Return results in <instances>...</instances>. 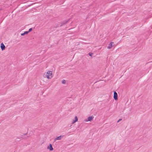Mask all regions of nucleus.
<instances>
[{
  "mask_svg": "<svg viewBox=\"0 0 152 152\" xmlns=\"http://www.w3.org/2000/svg\"><path fill=\"white\" fill-rule=\"evenodd\" d=\"M52 72L51 71H48L46 74L47 77L48 79H50L52 77Z\"/></svg>",
  "mask_w": 152,
  "mask_h": 152,
  "instance_id": "f257e3e1",
  "label": "nucleus"
},
{
  "mask_svg": "<svg viewBox=\"0 0 152 152\" xmlns=\"http://www.w3.org/2000/svg\"><path fill=\"white\" fill-rule=\"evenodd\" d=\"M66 81L64 80H63L62 81V83L63 84H65L66 83Z\"/></svg>",
  "mask_w": 152,
  "mask_h": 152,
  "instance_id": "ddd939ff",
  "label": "nucleus"
},
{
  "mask_svg": "<svg viewBox=\"0 0 152 152\" xmlns=\"http://www.w3.org/2000/svg\"><path fill=\"white\" fill-rule=\"evenodd\" d=\"M93 118L94 117L93 116H89L88 118V121H91Z\"/></svg>",
  "mask_w": 152,
  "mask_h": 152,
  "instance_id": "1a4fd4ad",
  "label": "nucleus"
},
{
  "mask_svg": "<svg viewBox=\"0 0 152 152\" xmlns=\"http://www.w3.org/2000/svg\"><path fill=\"white\" fill-rule=\"evenodd\" d=\"M113 98L115 100H118V94L117 92L115 91H114Z\"/></svg>",
  "mask_w": 152,
  "mask_h": 152,
  "instance_id": "f03ea898",
  "label": "nucleus"
},
{
  "mask_svg": "<svg viewBox=\"0 0 152 152\" xmlns=\"http://www.w3.org/2000/svg\"><path fill=\"white\" fill-rule=\"evenodd\" d=\"M47 149H49L50 151H52L53 150L51 144H50L47 147Z\"/></svg>",
  "mask_w": 152,
  "mask_h": 152,
  "instance_id": "20e7f679",
  "label": "nucleus"
},
{
  "mask_svg": "<svg viewBox=\"0 0 152 152\" xmlns=\"http://www.w3.org/2000/svg\"><path fill=\"white\" fill-rule=\"evenodd\" d=\"M28 34V32L27 31H25L23 33H22L21 34V36H24L25 34Z\"/></svg>",
  "mask_w": 152,
  "mask_h": 152,
  "instance_id": "9d476101",
  "label": "nucleus"
},
{
  "mask_svg": "<svg viewBox=\"0 0 152 152\" xmlns=\"http://www.w3.org/2000/svg\"><path fill=\"white\" fill-rule=\"evenodd\" d=\"M78 121V118L77 116H75V118L73 120L72 124H73L75 123L77 121Z\"/></svg>",
  "mask_w": 152,
  "mask_h": 152,
  "instance_id": "6e6552de",
  "label": "nucleus"
},
{
  "mask_svg": "<svg viewBox=\"0 0 152 152\" xmlns=\"http://www.w3.org/2000/svg\"><path fill=\"white\" fill-rule=\"evenodd\" d=\"M114 43L113 42H111L108 44V46L107 47V48L108 49H110L113 46L112 44H113Z\"/></svg>",
  "mask_w": 152,
  "mask_h": 152,
  "instance_id": "0eeeda50",
  "label": "nucleus"
},
{
  "mask_svg": "<svg viewBox=\"0 0 152 152\" xmlns=\"http://www.w3.org/2000/svg\"><path fill=\"white\" fill-rule=\"evenodd\" d=\"M0 47L2 50H4L5 48V46L2 42L1 44Z\"/></svg>",
  "mask_w": 152,
  "mask_h": 152,
  "instance_id": "7ed1b4c3",
  "label": "nucleus"
},
{
  "mask_svg": "<svg viewBox=\"0 0 152 152\" xmlns=\"http://www.w3.org/2000/svg\"><path fill=\"white\" fill-rule=\"evenodd\" d=\"M69 20H64L61 23V24L60 25V26H63V25H64V24H66L69 21Z\"/></svg>",
  "mask_w": 152,
  "mask_h": 152,
  "instance_id": "39448f33",
  "label": "nucleus"
},
{
  "mask_svg": "<svg viewBox=\"0 0 152 152\" xmlns=\"http://www.w3.org/2000/svg\"><path fill=\"white\" fill-rule=\"evenodd\" d=\"M58 26H58V25H57V26L56 27H58Z\"/></svg>",
  "mask_w": 152,
  "mask_h": 152,
  "instance_id": "dca6fc26",
  "label": "nucleus"
},
{
  "mask_svg": "<svg viewBox=\"0 0 152 152\" xmlns=\"http://www.w3.org/2000/svg\"><path fill=\"white\" fill-rule=\"evenodd\" d=\"M27 134V133L23 134V135H22V136H24L26 135Z\"/></svg>",
  "mask_w": 152,
  "mask_h": 152,
  "instance_id": "4468645a",
  "label": "nucleus"
},
{
  "mask_svg": "<svg viewBox=\"0 0 152 152\" xmlns=\"http://www.w3.org/2000/svg\"><path fill=\"white\" fill-rule=\"evenodd\" d=\"M121 120H122V119H119L118 121H117V123L119 122V121H121Z\"/></svg>",
  "mask_w": 152,
  "mask_h": 152,
  "instance_id": "2eb2a0df",
  "label": "nucleus"
},
{
  "mask_svg": "<svg viewBox=\"0 0 152 152\" xmlns=\"http://www.w3.org/2000/svg\"><path fill=\"white\" fill-rule=\"evenodd\" d=\"M64 135H60L58 137H57L55 139V141H56L57 140H60L61 139V138L63 137Z\"/></svg>",
  "mask_w": 152,
  "mask_h": 152,
  "instance_id": "423d86ee",
  "label": "nucleus"
},
{
  "mask_svg": "<svg viewBox=\"0 0 152 152\" xmlns=\"http://www.w3.org/2000/svg\"><path fill=\"white\" fill-rule=\"evenodd\" d=\"M33 30V28H29L28 30V33L29 32H31V31H32Z\"/></svg>",
  "mask_w": 152,
  "mask_h": 152,
  "instance_id": "f8f14e48",
  "label": "nucleus"
},
{
  "mask_svg": "<svg viewBox=\"0 0 152 152\" xmlns=\"http://www.w3.org/2000/svg\"><path fill=\"white\" fill-rule=\"evenodd\" d=\"M93 53L90 52L88 53V55L92 57Z\"/></svg>",
  "mask_w": 152,
  "mask_h": 152,
  "instance_id": "9b49d317",
  "label": "nucleus"
}]
</instances>
